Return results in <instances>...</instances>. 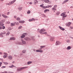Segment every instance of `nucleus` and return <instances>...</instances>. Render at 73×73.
I'll use <instances>...</instances> for the list:
<instances>
[{"instance_id": "3c124183", "label": "nucleus", "mask_w": 73, "mask_h": 73, "mask_svg": "<svg viewBox=\"0 0 73 73\" xmlns=\"http://www.w3.org/2000/svg\"><path fill=\"white\" fill-rule=\"evenodd\" d=\"M29 21L30 22H31V21H32V19H30L29 20Z\"/></svg>"}, {"instance_id": "052dcab7", "label": "nucleus", "mask_w": 73, "mask_h": 73, "mask_svg": "<svg viewBox=\"0 0 73 73\" xmlns=\"http://www.w3.org/2000/svg\"><path fill=\"white\" fill-rule=\"evenodd\" d=\"M62 20H65V18H64V17H63L62 18Z\"/></svg>"}, {"instance_id": "680f3d73", "label": "nucleus", "mask_w": 73, "mask_h": 73, "mask_svg": "<svg viewBox=\"0 0 73 73\" xmlns=\"http://www.w3.org/2000/svg\"><path fill=\"white\" fill-rule=\"evenodd\" d=\"M32 21H33V20H35V19L34 18H33L31 19Z\"/></svg>"}, {"instance_id": "a18cd8bd", "label": "nucleus", "mask_w": 73, "mask_h": 73, "mask_svg": "<svg viewBox=\"0 0 73 73\" xmlns=\"http://www.w3.org/2000/svg\"><path fill=\"white\" fill-rule=\"evenodd\" d=\"M49 8V6H46V7H45V9L46 8Z\"/></svg>"}, {"instance_id": "bf43d9fd", "label": "nucleus", "mask_w": 73, "mask_h": 73, "mask_svg": "<svg viewBox=\"0 0 73 73\" xmlns=\"http://www.w3.org/2000/svg\"><path fill=\"white\" fill-rule=\"evenodd\" d=\"M11 66H12V67L13 68V67H14V65L13 64L11 65Z\"/></svg>"}, {"instance_id": "f03ea898", "label": "nucleus", "mask_w": 73, "mask_h": 73, "mask_svg": "<svg viewBox=\"0 0 73 73\" xmlns=\"http://www.w3.org/2000/svg\"><path fill=\"white\" fill-rule=\"evenodd\" d=\"M16 68H17V72H20V71H21L22 70H23L24 69H26V68H27L28 67H16Z\"/></svg>"}, {"instance_id": "b1692460", "label": "nucleus", "mask_w": 73, "mask_h": 73, "mask_svg": "<svg viewBox=\"0 0 73 73\" xmlns=\"http://www.w3.org/2000/svg\"><path fill=\"white\" fill-rule=\"evenodd\" d=\"M17 44L18 45H21V44H22V43L20 42H18Z\"/></svg>"}, {"instance_id": "6e6d98bb", "label": "nucleus", "mask_w": 73, "mask_h": 73, "mask_svg": "<svg viewBox=\"0 0 73 73\" xmlns=\"http://www.w3.org/2000/svg\"><path fill=\"white\" fill-rule=\"evenodd\" d=\"M69 1L68 0H65V1H66V2H68Z\"/></svg>"}, {"instance_id": "dca6fc26", "label": "nucleus", "mask_w": 73, "mask_h": 73, "mask_svg": "<svg viewBox=\"0 0 73 73\" xmlns=\"http://www.w3.org/2000/svg\"><path fill=\"white\" fill-rule=\"evenodd\" d=\"M11 27H13V26L15 25V23H11Z\"/></svg>"}, {"instance_id": "7ed1b4c3", "label": "nucleus", "mask_w": 73, "mask_h": 73, "mask_svg": "<svg viewBox=\"0 0 73 73\" xmlns=\"http://www.w3.org/2000/svg\"><path fill=\"white\" fill-rule=\"evenodd\" d=\"M24 40L27 41H29L31 40V38L28 37H26L25 38Z\"/></svg>"}, {"instance_id": "864d4df0", "label": "nucleus", "mask_w": 73, "mask_h": 73, "mask_svg": "<svg viewBox=\"0 0 73 73\" xmlns=\"http://www.w3.org/2000/svg\"><path fill=\"white\" fill-rule=\"evenodd\" d=\"M9 13H10L9 12H8L7 13V15H9Z\"/></svg>"}, {"instance_id": "20e7f679", "label": "nucleus", "mask_w": 73, "mask_h": 73, "mask_svg": "<svg viewBox=\"0 0 73 73\" xmlns=\"http://www.w3.org/2000/svg\"><path fill=\"white\" fill-rule=\"evenodd\" d=\"M61 16H63V17H66L67 15L64 14V13H63L62 14H61L60 15Z\"/></svg>"}, {"instance_id": "e2e57ef3", "label": "nucleus", "mask_w": 73, "mask_h": 73, "mask_svg": "<svg viewBox=\"0 0 73 73\" xmlns=\"http://www.w3.org/2000/svg\"><path fill=\"white\" fill-rule=\"evenodd\" d=\"M21 56H22V55H23V54L21 53L20 54Z\"/></svg>"}, {"instance_id": "79ce46f5", "label": "nucleus", "mask_w": 73, "mask_h": 73, "mask_svg": "<svg viewBox=\"0 0 73 73\" xmlns=\"http://www.w3.org/2000/svg\"><path fill=\"white\" fill-rule=\"evenodd\" d=\"M22 28V26H21L20 27H19L18 28V29H21Z\"/></svg>"}, {"instance_id": "f8f14e48", "label": "nucleus", "mask_w": 73, "mask_h": 73, "mask_svg": "<svg viewBox=\"0 0 73 73\" xmlns=\"http://www.w3.org/2000/svg\"><path fill=\"white\" fill-rule=\"evenodd\" d=\"M59 28L61 30H62V31H65V29L62 28V27L61 26H59Z\"/></svg>"}, {"instance_id": "338daca9", "label": "nucleus", "mask_w": 73, "mask_h": 73, "mask_svg": "<svg viewBox=\"0 0 73 73\" xmlns=\"http://www.w3.org/2000/svg\"><path fill=\"white\" fill-rule=\"evenodd\" d=\"M33 50L34 51V52H36V49H34Z\"/></svg>"}, {"instance_id": "69168bd1", "label": "nucleus", "mask_w": 73, "mask_h": 73, "mask_svg": "<svg viewBox=\"0 0 73 73\" xmlns=\"http://www.w3.org/2000/svg\"><path fill=\"white\" fill-rule=\"evenodd\" d=\"M29 4H32V2H30L29 3Z\"/></svg>"}, {"instance_id": "c85d7f7f", "label": "nucleus", "mask_w": 73, "mask_h": 73, "mask_svg": "<svg viewBox=\"0 0 73 73\" xmlns=\"http://www.w3.org/2000/svg\"><path fill=\"white\" fill-rule=\"evenodd\" d=\"M30 13H31V11L29 10L27 12V13L28 14H30Z\"/></svg>"}, {"instance_id": "bb28decb", "label": "nucleus", "mask_w": 73, "mask_h": 73, "mask_svg": "<svg viewBox=\"0 0 73 73\" xmlns=\"http://www.w3.org/2000/svg\"><path fill=\"white\" fill-rule=\"evenodd\" d=\"M60 12L59 11H57L56 14L57 15H60Z\"/></svg>"}, {"instance_id": "a19ab883", "label": "nucleus", "mask_w": 73, "mask_h": 73, "mask_svg": "<svg viewBox=\"0 0 73 73\" xmlns=\"http://www.w3.org/2000/svg\"><path fill=\"white\" fill-rule=\"evenodd\" d=\"M65 3H66V2L65 1H64L62 3V4H65Z\"/></svg>"}, {"instance_id": "49530a36", "label": "nucleus", "mask_w": 73, "mask_h": 73, "mask_svg": "<svg viewBox=\"0 0 73 73\" xmlns=\"http://www.w3.org/2000/svg\"><path fill=\"white\" fill-rule=\"evenodd\" d=\"M70 29H73V27L70 26Z\"/></svg>"}, {"instance_id": "4be33fe9", "label": "nucleus", "mask_w": 73, "mask_h": 73, "mask_svg": "<svg viewBox=\"0 0 73 73\" xmlns=\"http://www.w3.org/2000/svg\"><path fill=\"white\" fill-rule=\"evenodd\" d=\"M31 63H32V62L29 61L27 62V64H28V65H29L31 64Z\"/></svg>"}, {"instance_id": "9d476101", "label": "nucleus", "mask_w": 73, "mask_h": 73, "mask_svg": "<svg viewBox=\"0 0 73 73\" xmlns=\"http://www.w3.org/2000/svg\"><path fill=\"white\" fill-rule=\"evenodd\" d=\"M16 40V38H15V37H11L9 40Z\"/></svg>"}, {"instance_id": "cd10ccee", "label": "nucleus", "mask_w": 73, "mask_h": 73, "mask_svg": "<svg viewBox=\"0 0 73 73\" xmlns=\"http://www.w3.org/2000/svg\"><path fill=\"white\" fill-rule=\"evenodd\" d=\"M44 1L45 3H48L49 2V1L48 0H45Z\"/></svg>"}, {"instance_id": "a211bd4d", "label": "nucleus", "mask_w": 73, "mask_h": 73, "mask_svg": "<svg viewBox=\"0 0 73 73\" xmlns=\"http://www.w3.org/2000/svg\"><path fill=\"white\" fill-rule=\"evenodd\" d=\"M67 49L68 50H70V49H71V47L70 46H68L67 47Z\"/></svg>"}, {"instance_id": "423d86ee", "label": "nucleus", "mask_w": 73, "mask_h": 73, "mask_svg": "<svg viewBox=\"0 0 73 73\" xmlns=\"http://www.w3.org/2000/svg\"><path fill=\"white\" fill-rule=\"evenodd\" d=\"M60 44H61V42H59V41H57L56 42V45H60Z\"/></svg>"}, {"instance_id": "c9c22d12", "label": "nucleus", "mask_w": 73, "mask_h": 73, "mask_svg": "<svg viewBox=\"0 0 73 73\" xmlns=\"http://www.w3.org/2000/svg\"><path fill=\"white\" fill-rule=\"evenodd\" d=\"M3 58H7V56L6 55H4L3 56Z\"/></svg>"}, {"instance_id": "603ef678", "label": "nucleus", "mask_w": 73, "mask_h": 73, "mask_svg": "<svg viewBox=\"0 0 73 73\" xmlns=\"http://www.w3.org/2000/svg\"><path fill=\"white\" fill-rule=\"evenodd\" d=\"M12 1H13V3H15V1H16V0H14Z\"/></svg>"}, {"instance_id": "4468645a", "label": "nucleus", "mask_w": 73, "mask_h": 73, "mask_svg": "<svg viewBox=\"0 0 73 73\" xmlns=\"http://www.w3.org/2000/svg\"><path fill=\"white\" fill-rule=\"evenodd\" d=\"M19 23H21V24H23V23H25V21H19Z\"/></svg>"}, {"instance_id": "412c9836", "label": "nucleus", "mask_w": 73, "mask_h": 73, "mask_svg": "<svg viewBox=\"0 0 73 73\" xmlns=\"http://www.w3.org/2000/svg\"><path fill=\"white\" fill-rule=\"evenodd\" d=\"M27 52V50H24L22 51V53H26V52Z\"/></svg>"}, {"instance_id": "f3484780", "label": "nucleus", "mask_w": 73, "mask_h": 73, "mask_svg": "<svg viewBox=\"0 0 73 73\" xmlns=\"http://www.w3.org/2000/svg\"><path fill=\"white\" fill-rule=\"evenodd\" d=\"M45 30L44 29H41L40 31V32H45Z\"/></svg>"}, {"instance_id": "2eb2a0df", "label": "nucleus", "mask_w": 73, "mask_h": 73, "mask_svg": "<svg viewBox=\"0 0 73 73\" xmlns=\"http://www.w3.org/2000/svg\"><path fill=\"white\" fill-rule=\"evenodd\" d=\"M54 36H53L52 37L50 38V40L51 41H53V39H54Z\"/></svg>"}, {"instance_id": "1a4fd4ad", "label": "nucleus", "mask_w": 73, "mask_h": 73, "mask_svg": "<svg viewBox=\"0 0 73 73\" xmlns=\"http://www.w3.org/2000/svg\"><path fill=\"white\" fill-rule=\"evenodd\" d=\"M22 43L23 44H26V41L23 40V39H21Z\"/></svg>"}, {"instance_id": "5fc2aeb1", "label": "nucleus", "mask_w": 73, "mask_h": 73, "mask_svg": "<svg viewBox=\"0 0 73 73\" xmlns=\"http://www.w3.org/2000/svg\"><path fill=\"white\" fill-rule=\"evenodd\" d=\"M9 68H12L13 67L12 66H9Z\"/></svg>"}, {"instance_id": "0eeeda50", "label": "nucleus", "mask_w": 73, "mask_h": 73, "mask_svg": "<svg viewBox=\"0 0 73 73\" xmlns=\"http://www.w3.org/2000/svg\"><path fill=\"white\" fill-rule=\"evenodd\" d=\"M13 58V56H12L11 55H9V56H8V58H9V59L11 60H12Z\"/></svg>"}, {"instance_id": "e433bc0d", "label": "nucleus", "mask_w": 73, "mask_h": 73, "mask_svg": "<svg viewBox=\"0 0 73 73\" xmlns=\"http://www.w3.org/2000/svg\"><path fill=\"white\" fill-rule=\"evenodd\" d=\"M4 54H5V55H6V56L8 55V54L6 53V52L4 53Z\"/></svg>"}, {"instance_id": "72a5a7b5", "label": "nucleus", "mask_w": 73, "mask_h": 73, "mask_svg": "<svg viewBox=\"0 0 73 73\" xmlns=\"http://www.w3.org/2000/svg\"><path fill=\"white\" fill-rule=\"evenodd\" d=\"M52 9L53 11H56V9L54 7Z\"/></svg>"}, {"instance_id": "39448f33", "label": "nucleus", "mask_w": 73, "mask_h": 73, "mask_svg": "<svg viewBox=\"0 0 73 73\" xmlns=\"http://www.w3.org/2000/svg\"><path fill=\"white\" fill-rule=\"evenodd\" d=\"M27 35V33H24L23 34V35L21 36V37L22 38H24L25 37V35Z\"/></svg>"}, {"instance_id": "37998d69", "label": "nucleus", "mask_w": 73, "mask_h": 73, "mask_svg": "<svg viewBox=\"0 0 73 73\" xmlns=\"http://www.w3.org/2000/svg\"><path fill=\"white\" fill-rule=\"evenodd\" d=\"M31 38H32V40H35V39L34 38V37H31Z\"/></svg>"}, {"instance_id": "473e14b6", "label": "nucleus", "mask_w": 73, "mask_h": 73, "mask_svg": "<svg viewBox=\"0 0 73 73\" xmlns=\"http://www.w3.org/2000/svg\"><path fill=\"white\" fill-rule=\"evenodd\" d=\"M45 46H40V47L42 49V48H44V47H45Z\"/></svg>"}, {"instance_id": "0e129e2a", "label": "nucleus", "mask_w": 73, "mask_h": 73, "mask_svg": "<svg viewBox=\"0 0 73 73\" xmlns=\"http://www.w3.org/2000/svg\"><path fill=\"white\" fill-rule=\"evenodd\" d=\"M3 54V53H2V52H0V54Z\"/></svg>"}, {"instance_id": "a878e982", "label": "nucleus", "mask_w": 73, "mask_h": 73, "mask_svg": "<svg viewBox=\"0 0 73 73\" xmlns=\"http://www.w3.org/2000/svg\"><path fill=\"white\" fill-rule=\"evenodd\" d=\"M9 34H10V32H7V33L6 34V35L8 36Z\"/></svg>"}, {"instance_id": "774afa93", "label": "nucleus", "mask_w": 73, "mask_h": 73, "mask_svg": "<svg viewBox=\"0 0 73 73\" xmlns=\"http://www.w3.org/2000/svg\"><path fill=\"white\" fill-rule=\"evenodd\" d=\"M9 73H13V72H9Z\"/></svg>"}, {"instance_id": "6ab92c4d", "label": "nucleus", "mask_w": 73, "mask_h": 73, "mask_svg": "<svg viewBox=\"0 0 73 73\" xmlns=\"http://www.w3.org/2000/svg\"><path fill=\"white\" fill-rule=\"evenodd\" d=\"M5 33H6V32L5 31H3V32L1 33V35H5Z\"/></svg>"}, {"instance_id": "2f4dec72", "label": "nucleus", "mask_w": 73, "mask_h": 73, "mask_svg": "<svg viewBox=\"0 0 73 73\" xmlns=\"http://www.w3.org/2000/svg\"><path fill=\"white\" fill-rule=\"evenodd\" d=\"M38 3V1L36 0L34 2V3H35V4L36 3Z\"/></svg>"}, {"instance_id": "58836bf2", "label": "nucleus", "mask_w": 73, "mask_h": 73, "mask_svg": "<svg viewBox=\"0 0 73 73\" xmlns=\"http://www.w3.org/2000/svg\"><path fill=\"white\" fill-rule=\"evenodd\" d=\"M57 7V6L56 5H54V8H56Z\"/></svg>"}, {"instance_id": "ddd939ff", "label": "nucleus", "mask_w": 73, "mask_h": 73, "mask_svg": "<svg viewBox=\"0 0 73 73\" xmlns=\"http://www.w3.org/2000/svg\"><path fill=\"white\" fill-rule=\"evenodd\" d=\"M2 16H3V17H4V18H8L9 17L6 16V15H5L3 14L2 15Z\"/></svg>"}, {"instance_id": "aec40b11", "label": "nucleus", "mask_w": 73, "mask_h": 73, "mask_svg": "<svg viewBox=\"0 0 73 73\" xmlns=\"http://www.w3.org/2000/svg\"><path fill=\"white\" fill-rule=\"evenodd\" d=\"M49 10L48 9H46L44 10V13H46L47 12H49Z\"/></svg>"}, {"instance_id": "7c9ffc66", "label": "nucleus", "mask_w": 73, "mask_h": 73, "mask_svg": "<svg viewBox=\"0 0 73 73\" xmlns=\"http://www.w3.org/2000/svg\"><path fill=\"white\" fill-rule=\"evenodd\" d=\"M17 20L18 21H20V18L19 17H17Z\"/></svg>"}, {"instance_id": "f704fd0d", "label": "nucleus", "mask_w": 73, "mask_h": 73, "mask_svg": "<svg viewBox=\"0 0 73 73\" xmlns=\"http://www.w3.org/2000/svg\"><path fill=\"white\" fill-rule=\"evenodd\" d=\"M4 64L5 65H8V63L7 62H4Z\"/></svg>"}, {"instance_id": "6e6552de", "label": "nucleus", "mask_w": 73, "mask_h": 73, "mask_svg": "<svg viewBox=\"0 0 73 73\" xmlns=\"http://www.w3.org/2000/svg\"><path fill=\"white\" fill-rule=\"evenodd\" d=\"M36 52H43V50H36Z\"/></svg>"}, {"instance_id": "09e8293b", "label": "nucleus", "mask_w": 73, "mask_h": 73, "mask_svg": "<svg viewBox=\"0 0 73 73\" xmlns=\"http://www.w3.org/2000/svg\"><path fill=\"white\" fill-rule=\"evenodd\" d=\"M2 64V62H0V67L1 66V64Z\"/></svg>"}, {"instance_id": "c756f323", "label": "nucleus", "mask_w": 73, "mask_h": 73, "mask_svg": "<svg viewBox=\"0 0 73 73\" xmlns=\"http://www.w3.org/2000/svg\"><path fill=\"white\" fill-rule=\"evenodd\" d=\"M10 5H12V4H13V2L12 1H11V2H10Z\"/></svg>"}, {"instance_id": "13d9d810", "label": "nucleus", "mask_w": 73, "mask_h": 73, "mask_svg": "<svg viewBox=\"0 0 73 73\" xmlns=\"http://www.w3.org/2000/svg\"><path fill=\"white\" fill-rule=\"evenodd\" d=\"M42 48H41L40 47V48H39V50H42Z\"/></svg>"}, {"instance_id": "c03bdc74", "label": "nucleus", "mask_w": 73, "mask_h": 73, "mask_svg": "<svg viewBox=\"0 0 73 73\" xmlns=\"http://www.w3.org/2000/svg\"><path fill=\"white\" fill-rule=\"evenodd\" d=\"M19 25V22H17L16 23V25Z\"/></svg>"}, {"instance_id": "f257e3e1", "label": "nucleus", "mask_w": 73, "mask_h": 73, "mask_svg": "<svg viewBox=\"0 0 73 73\" xmlns=\"http://www.w3.org/2000/svg\"><path fill=\"white\" fill-rule=\"evenodd\" d=\"M4 22H5V20H2L0 21V29H4L5 28V26H3L1 27L2 26H4V24L3 23Z\"/></svg>"}, {"instance_id": "8fccbe9b", "label": "nucleus", "mask_w": 73, "mask_h": 73, "mask_svg": "<svg viewBox=\"0 0 73 73\" xmlns=\"http://www.w3.org/2000/svg\"><path fill=\"white\" fill-rule=\"evenodd\" d=\"M6 66H3L1 68H5Z\"/></svg>"}, {"instance_id": "9b49d317", "label": "nucleus", "mask_w": 73, "mask_h": 73, "mask_svg": "<svg viewBox=\"0 0 73 73\" xmlns=\"http://www.w3.org/2000/svg\"><path fill=\"white\" fill-rule=\"evenodd\" d=\"M72 23H71V22H69L68 23H67V24H66V26L67 27H69L70 25Z\"/></svg>"}, {"instance_id": "4c0bfd02", "label": "nucleus", "mask_w": 73, "mask_h": 73, "mask_svg": "<svg viewBox=\"0 0 73 73\" xmlns=\"http://www.w3.org/2000/svg\"><path fill=\"white\" fill-rule=\"evenodd\" d=\"M6 5H11L10 4V3L9 2V3H7L6 4Z\"/></svg>"}, {"instance_id": "5701e85b", "label": "nucleus", "mask_w": 73, "mask_h": 73, "mask_svg": "<svg viewBox=\"0 0 73 73\" xmlns=\"http://www.w3.org/2000/svg\"><path fill=\"white\" fill-rule=\"evenodd\" d=\"M43 5H44V4H42V5H40V7H42V8H45V7L44 6H43Z\"/></svg>"}, {"instance_id": "4d7b16f0", "label": "nucleus", "mask_w": 73, "mask_h": 73, "mask_svg": "<svg viewBox=\"0 0 73 73\" xmlns=\"http://www.w3.org/2000/svg\"><path fill=\"white\" fill-rule=\"evenodd\" d=\"M14 18H15V19H16V17H17L16 16H14Z\"/></svg>"}, {"instance_id": "ea45409f", "label": "nucleus", "mask_w": 73, "mask_h": 73, "mask_svg": "<svg viewBox=\"0 0 73 73\" xmlns=\"http://www.w3.org/2000/svg\"><path fill=\"white\" fill-rule=\"evenodd\" d=\"M19 10H22V9H23V7H19Z\"/></svg>"}, {"instance_id": "393cba45", "label": "nucleus", "mask_w": 73, "mask_h": 73, "mask_svg": "<svg viewBox=\"0 0 73 73\" xmlns=\"http://www.w3.org/2000/svg\"><path fill=\"white\" fill-rule=\"evenodd\" d=\"M39 33H40L41 34H45V32H42L41 31H39Z\"/></svg>"}, {"instance_id": "de8ad7c7", "label": "nucleus", "mask_w": 73, "mask_h": 73, "mask_svg": "<svg viewBox=\"0 0 73 73\" xmlns=\"http://www.w3.org/2000/svg\"><path fill=\"white\" fill-rule=\"evenodd\" d=\"M69 41L70 40H66V42H69Z\"/></svg>"}]
</instances>
